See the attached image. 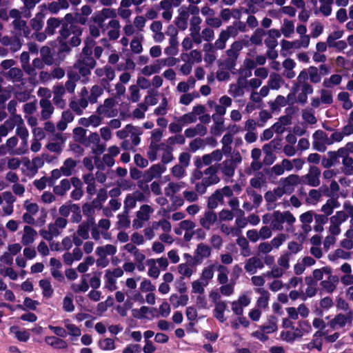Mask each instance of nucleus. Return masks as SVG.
<instances>
[{"label": "nucleus", "instance_id": "1", "mask_svg": "<svg viewBox=\"0 0 353 353\" xmlns=\"http://www.w3.org/2000/svg\"><path fill=\"white\" fill-rule=\"evenodd\" d=\"M263 223L270 224L273 230L289 231L295 222L294 216L288 211H274L272 214H266L263 216Z\"/></svg>", "mask_w": 353, "mask_h": 353}, {"label": "nucleus", "instance_id": "2", "mask_svg": "<svg viewBox=\"0 0 353 353\" xmlns=\"http://www.w3.org/2000/svg\"><path fill=\"white\" fill-rule=\"evenodd\" d=\"M232 98L227 95H223L219 99L216 103L213 100L208 101V105L210 108H214L216 114L212 115L213 120L216 122V129L218 131L223 130V119L222 117L225 114L227 108L232 105Z\"/></svg>", "mask_w": 353, "mask_h": 353}, {"label": "nucleus", "instance_id": "3", "mask_svg": "<svg viewBox=\"0 0 353 353\" xmlns=\"http://www.w3.org/2000/svg\"><path fill=\"white\" fill-rule=\"evenodd\" d=\"M216 172L217 170L214 166H210L205 169L201 181L195 185L196 191L200 194H203L208 187L218 183L219 178Z\"/></svg>", "mask_w": 353, "mask_h": 353}, {"label": "nucleus", "instance_id": "4", "mask_svg": "<svg viewBox=\"0 0 353 353\" xmlns=\"http://www.w3.org/2000/svg\"><path fill=\"white\" fill-rule=\"evenodd\" d=\"M117 105L118 101L115 97H109L97 108V112L99 115L103 117H114L119 113Z\"/></svg>", "mask_w": 353, "mask_h": 353}, {"label": "nucleus", "instance_id": "5", "mask_svg": "<svg viewBox=\"0 0 353 353\" xmlns=\"http://www.w3.org/2000/svg\"><path fill=\"white\" fill-rule=\"evenodd\" d=\"M123 275V270L120 268L108 269L104 274V288L110 292L114 291L117 288V280Z\"/></svg>", "mask_w": 353, "mask_h": 353}, {"label": "nucleus", "instance_id": "6", "mask_svg": "<svg viewBox=\"0 0 353 353\" xmlns=\"http://www.w3.org/2000/svg\"><path fill=\"white\" fill-rule=\"evenodd\" d=\"M315 140L314 144L319 151H324L325 150V145H330L336 141H341L342 139L341 134H332L331 139L325 138L327 134H313Z\"/></svg>", "mask_w": 353, "mask_h": 353}, {"label": "nucleus", "instance_id": "7", "mask_svg": "<svg viewBox=\"0 0 353 353\" xmlns=\"http://www.w3.org/2000/svg\"><path fill=\"white\" fill-rule=\"evenodd\" d=\"M153 212V209L150 205H143L137 212V219L133 221V227L137 229L142 228L143 223L150 219Z\"/></svg>", "mask_w": 353, "mask_h": 353}, {"label": "nucleus", "instance_id": "8", "mask_svg": "<svg viewBox=\"0 0 353 353\" xmlns=\"http://www.w3.org/2000/svg\"><path fill=\"white\" fill-rule=\"evenodd\" d=\"M248 88V80L238 78L236 81L230 85L228 93L234 98L241 97L245 94V90Z\"/></svg>", "mask_w": 353, "mask_h": 353}, {"label": "nucleus", "instance_id": "9", "mask_svg": "<svg viewBox=\"0 0 353 353\" xmlns=\"http://www.w3.org/2000/svg\"><path fill=\"white\" fill-rule=\"evenodd\" d=\"M321 170L315 166L310 168L307 174L302 177V182L312 187H316L320 184Z\"/></svg>", "mask_w": 353, "mask_h": 353}, {"label": "nucleus", "instance_id": "10", "mask_svg": "<svg viewBox=\"0 0 353 353\" xmlns=\"http://www.w3.org/2000/svg\"><path fill=\"white\" fill-rule=\"evenodd\" d=\"M352 321V313L351 312L346 314H339L330 321V326L334 330H337L351 323Z\"/></svg>", "mask_w": 353, "mask_h": 353}, {"label": "nucleus", "instance_id": "11", "mask_svg": "<svg viewBox=\"0 0 353 353\" xmlns=\"http://www.w3.org/2000/svg\"><path fill=\"white\" fill-rule=\"evenodd\" d=\"M94 73L99 78L101 79V82L105 83H108L115 77L114 70L108 65L97 68Z\"/></svg>", "mask_w": 353, "mask_h": 353}, {"label": "nucleus", "instance_id": "12", "mask_svg": "<svg viewBox=\"0 0 353 353\" xmlns=\"http://www.w3.org/2000/svg\"><path fill=\"white\" fill-rule=\"evenodd\" d=\"M23 207L26 210V214H23V221L33 224L35 221V216L39 212L38 205L35 203L26 201L23 204Z\"/></svg>", "mask_w": 353, "mask_h": 353}, {"label": "nucleus", "instance_id": "13", "mask_svg": "<svg viewBox=\"0 0 353 353\" xmlns=\"http://www.w3.org/2000/svg\"><path fill=\"white\" fill-rule=\"evenodd\" d=\"M53 103L57 107L63 109L65 108L66 102L63 99L65 93V88L62 85H55L52 87Z\"/></svg>", "mask_w": 353, "mask_h": 353}, {"label": "nucleus", "instance_id": "14", "mask_svg": "<svg viewBox=\"0 0 353 353\" xmlns=\"http://www.w3.org/2000/svg\"><path fill=\"white\" fill-rule=\"evenodd\" d=\"M120 138L123 139L121 146L127 150H133L140 143L139 134H119Z\"/></svg>", "mask_w": 353, "mask_h": 353}, {"label": "nucleus", "instance_id": "15", "mask_svg": "<svg viewBox=\"0 0 353 353\" xmlns=\"http://www.w3.org/2000/svg\"><path fill=\"white\" fill-rule=\"evenodd\" d=\"M10 17L14 19L12 22L13 33L14 34L15 39L20 41L21 36V13L18 10L12 9L10 11Z\"/></svg>", "mask_w": 353, "mask_h": 353}, {"label": "nucleus", "instance_id": "16", "mask_svg": "<svg viewBox=\"0 0 353 353\" xmlns=\"http://www.w3.org/2000/svg\"><path fill=\"white\" fill-rule=\"evenodd\" d=\"M263 267L264 265L262 260L256 256H253L246 260L244 266L245 271L250 274L256 273L259 269L261 270Z\"/></svg>", "mask_w": 353, "mask_h": 353}, {"label": "nucleus", "instance_id": "17", "mask_svg": "<svg viewBox=\"0 0 353 353\" xmlns=\"http://www.w3.org/2000/svg\"><path fill=\"white\" fill-rule=\"evenodd\" d=\"M217 221L216 213L212 211H207L199 219L200 225L206 230H210Z\"/></svg>", "mask_w": 353, "mask_h": 353}, {"label": "nucleus", "instance_id": "18", "mask_svg": "<svg viewBox=\"0 0 353 353\" xmlns=\"http://www.w3.org/2000/svg\"><path fill=\"white\" fill-rule=\"evenodd\" d=\"M85 144L97 154L103 152L104 149L103 143L100 141L99 134H90Z\"/></svg>", "mask_w": 353, "mask_h": 353}, {"label": "nucleus", "instance_id": "19", "mask_svg": "<svg viewBox=\"0 0 353 353\" xmlns=\"http://www.w3.org/2000/svg\"><path fill=\"white\" fill-rule=\"evenodd\" d=\"M81 33L82 30L79 26L68 23H63L60 30V34L63 39H67L73 34H81Z\"/></svg>", "mask_w": 353, "mask_h": 353}, {"label": "nucleus", "instance_id": "20", "mask_svg": "<svg viewBox=\"0 0 353 353\" xmlns=\"http://www.w3.org/2000/svg\"><path fill=\"white\" fill-rule=\"evenodd\" d=\"M211 254V248L209 245L201 243L198 244L194 251V257L196 261L201 262L204 259L209 257Z\"/></svg>", "mask_w": 353, "mask_h": 353}, {"label": "nucleus", "instance_id": "21", "mask_svg": "<svg viewBox=\"0 0 353 353\" xmlns=\"http://www.w3.org/2000/svg\"><path fill=\"white\" fill-rule=\"evenodd\" d=\"M222 157V152L219 150H214L210 154L203 155L202 157V162L197 163L196 166L197 168H201L203 165H210L212 162L219 161Z\"/></svg>", "mask_w": 353, "mask_h": 353}, {"label": "nucleus", "instance_id": "22", "mask_svg": "<svg viewBox=\"0 0 353 353\" xmlns=\"http://www.w3.org/2000/svg\"><path fill=\"white\" fill-rule=\"evenodd\" d=\"M282 65L284 69L283 75L285 78L291 79L295 77L296 72L294 69L295 68L296 63L293 59L290 58L285 59L282 63Z\"/></svg>", "mask_w": 353, "mask_h": 353}, {"label": "nucleus", "instance_id": "23", "mask_svg": "<svg viewBox=\"0 0 353 353\" xmlns=\"http://www.w3.org/2000/svg\"><path fill=\"white\" fill-rule=\"evenodd\" d=\"M162 65L159 59L154 60L151 64L144 66L141 69V74L150 77L154 74H158L162 70Z\"/></svg>", "mask_w": 353, "mask_h": 353}, {"label": "nucleus", "instance_id": "24", "mask_svg": "<svg viewBox=\"0 0 353 353\" xmlns=\"http://www.w3.org/2000/svg\"><path fill=\"white\" fill-rule=\"evenodd\" d=\"M39 105L41 108V116L43 119H47L51 117L54 112V106L51 101L48 99H41Z\"/></svg>", "mask_w": 353, "mask_h": 353}, {"label": "nucleus", "instance_id": "25", "mask_svg": "<svg viewBox=\"0 0 353 353\" xmlns=\"http://www.w3.org/2000/svg\"><path fill=\"white\" fill-rule=\"evenodd\" d=\"M69 8L68 0H57L48 3L46 9L52 14H57L61 10H66Z\"/></svg>", "mask_w": 353, "mask_h": 353}, {"label": "nucleus", "instance_id": "26", "mask_svg": "<svg viewBox=\"0 0 353 353\" xmlns=\"http://www.w3.org/2000/svg\"><path fill=\"white\" fill-rule=\"evenodd\" d=\"M107 28H110L107 33L110 39L115 40L119 37L121 25L117 19H110Z\"/></svg>", "mask_w": 353, "mask_h": 353}, {"label": "nucleus", "instance_id": "27", "mask_svg": "<svg viewBox=\"0 0 353 353\" xmlns=\"http://www.w3.org/2000/svg\"><path fill=\"white\" fill-rule=\"evenodd\" d=\"M243 49V42L236 41L232 43L230 48L226 51L228 59L234 62L239 57V52Z\"/></svg>", "mask_w": 353, "mask_h": 353}, {"label": "nucleus", "instance_id": "28", "mask_svg": "<svg viewBox=\"0 0 353 353\" xmlns=\"http://www.w3.org/2000/svg\"><path fill=\"white\" fill-rule=\"evenodd\" d=\"M189 19V11L184 8H181L179 10V16L176 20V26L182 30L188 28V21Z\"/></svg>", "mask_w": 353, "mask_h": 353}, {"label": "nucleus", "instance_id": "29", "mask_svg": "<svg viewBox=\"0 0 353 353\" xmlns=\"http://www.w3.org/2000/svg\"><path fill=\"white\" fill-rule=\"evenodd\" d=\"M299 183V177L295 174H291L281 181V188L285 192H291L294 186Z\"/></svg>", "mask_w": 353, "mask_h": 353}, {"label": "nucleus", "instance_id": "30", "mask_svg": "<svg viewBox=\"0 0 353 353\" xmlns=\"http://www.w3.org/2000/svg\"><path fill=\"white\" fill-rule=\"evenodd\" d=\"M303 336L302 331L298 328L294 329L292 327L290 330H285L281 332V337L283 341L287 342H293L298 338H301Z\"/></svg>", "mask_w": 353, "mask_h": 353}, {"label": "nucleus", "instance_id": "31", "mask_svg": "<svg viewBox=\"0 0 353 353\" xmlns=\"http://www.w3.org/2000/svg\"><path fill=\"white\" fill-rule=\"evenodd\" d=\"M166 147L164 144L158 145L152 141L148 152L149 159L152 161H155L161 155V152L165 150Z\"/></svg>", "mask_w": 353, "mask_h": 353}, {"label": "nucleus", "instance_id": "32", "mask_svg": "<svg viewBox=\"0 0 353 353\" xmlns=\"http://www.w3.org/2000/svg\"><path fill=\"white\" fill-rule=\"evenodd\" d=\"M291 123V117L285 115L281 117L272 127L274 132H283L287 130L286 126Z\"/></svg>", "mask_w": 353, "mask_h": 353}, {"label": "nucleus", "instance_id": "33", "mask_svg": "<svg viewBox=\"0 0 353 353\" xmlns=\"http://www.w3.org/2000/svg\"><path fill=\"white\" fill-rule=\"evenodd\" d=\"M296 31L300 35V38L296 40L301 43L303 48H307L310 45V38L309 35L306 34V26L300 24L296 27Z\"/></svg>", "mask_w": 353, "mask_h": 353}, {"label": "nucleus", "instance_id": "34", "mask_svg": "<svg viewBox=\"0 0 353 353\" xmlns=\"http://www.w3.org/2000/svg\"><path fill=\"white\" fill-rule=\"evenodd\" d=\"M189 297L187 294L178 295L177 294H172L170 296V301L174 308H177L179 306H185L188 304Z\"/></svg>", "mask_w": 353, "mask_h": 353}, {"label": "nucleus", "instance_id": "35", "mask_svg": "<svg viewBox=\"0 0 353 353\" xmlns=\"http://www.w3.org/2000/svg\"><path fill=\"white\" fill-rule=\"evenodd\" d=\"M185 183L180 182H170L167 187L164 189V193L167 196H172L173 194L180 192L182 188H185Z\"/></svg>", "mask_w": 353, "mask_h": 353}, {"label": "nucleus", "instance_id": "36", "mask_svg": "<svg viewBox=\"0 0 353 353\" xmlns=\"http://www.w3.org/2000/svg\"><path fill=\"white\" fill-rule=\"evenodd\" d=\"M285 190L278 187L273 191H269L265 194V199L269 203H273L285 194Z\"/></svg>", "mask_w": 353, "mask_h": 353}, {"label": "nucleus", "instance_id": "37", "mask_svg": "<svg viewBox=\"0 0 353 353\" xmlns=\"http://www.w3.org/2000/svg\"><path fill=\"white\" fill-rule=\"evenodd\" d=\"M256 292L259 293L261 295L256 301L257 307L261 309L267 307L270 299V293L263 288H259Z\"/></svg>", "mask_w": 353, "mask_h": 353}, {"label": "nucleus", "instance_id": "38", "mask_svg": "<svg viewBox=\"0 0 353 353\" xmlns=\"http://www.w3.org/2000/svg\"><path fill=\"white\" fill-rule=\"evenodd\" d=\"M88 105V101L82 98L78 101H72L70 103V108L78 114H81L83 110Z\"/></svg>", "mask_w": 353, "mask_h": 353}, {"label": "nucleus", "instance_id": "39", "mask_svg": "<svg viewBox=\"0 0 353 353\" xmlns=\"http://www.w3.org/2000/svg\"><path fill=\"white\" fill-rule=\"evenodd\" d=\"M337 281V278L333 276L331 272L327 279L321 282V286L326 292H332L336 288Z\"/></svg>", "mask_w": 353, "mask_h": 353}, {"label": "nucleus", "instance_id": "40", "mask_svg": "<svg viewBox=\"0 0 353 353\" xmlns=\"http://www.w3.org/2000/svg\"><path fill=\"white\" fill-rule=\"evenodd\" d=\"M67 223L68 221L65 217H58L56 219L54 224L49 225L50 230L52 234L59 235L61 232L59 229L65 228Z\"/></svg>", "mask_w": 353, "mask_h": 353}, {"label": "nucleus", "instance_id": "41", "mask_svg": "<svg viewBox=\"0 0 353 353\" xmlns=\"http://www.w3.org/2000/svg\"><path fill=\"white\" fill-rule=\"evenodd\" d=\"M284 83L281 76L277 73H272L270 75V78L268 81V85L270 89L279 90L281 85Z\"/></svg>", "mask_w": 353, "mask_h": 353}, {"label": "nucleus", "instance_id": "42", "mask_svg": "<svg viewBox=\"0 0 353 353\" xmlns=\"http://www.w3.org/2000/svg\"><path fill=\"white\" fill-rule=\"evenodd\" d=\"M340 207V203L336 199H330L327 202L321 207V212H323L326 216L332 214L335 208Z\"/></svg>", "mask_w": 353, "mask_h": 353}, {"label": "nucleus", "instance_id": "43", "mask_svg": "<svg viewBox=\"0 0 353 353\" xmlns=\"http://www.w3.org/2000/svg\"><path fill=\"white\" fill-rule=\"evenodd\" d=\"M45 341L48 345L57 349H65L68 346L67 343L64 340L56 336H46Z\"/></svg>", "mask_w": 353, "mask_h": 353}, {"label": "nucleus", "instance_id": "44", "mask_svg": "<svg viewBox=\"0 0 353 353\" xmlns=\"http://www.w3.org/2000/svg\"><path fill=\"white\" fill-rule=\"evenodd\" d=\"M281 32L285 37L290 38L294 32V25L293 21L285 19L281 27Z\"/></svg>", "mask_w": 353, "mask_h": 353}, {"label": "nucleus", "instance_id": "45", "mask_svg": "<svg viewBox=\"0 0 353 353\" xmlns=\"http://www.w3.org/2000/svg\"><path fill=\"white\" fill-rule=\"evenodd\" d=\"M347 218L348 215L345 211H337L335 214L330 218V223L341 226L342 223L347 221Z\"/></svg>", "mask_w": 353, "mask_h": 353}, {"label": "nucleus", "instance_id": "46", "mask_svg": "<svg viewBox=\"0 0 353 353\" xmlns=\"http://www.w3.org/2000/svg\"><path fill=\"white\" fill-rule=\"evenodd\" d=\"M63 324H64L65 329H67V330H68L67 334H68L69 335H70L72 336H74V337H79L81 336V329L78 326H77L75 324L72 323L70 321V320L65 319L63 321Z\"/></svg>", "mask_w": 353, "mask_h": 353}, {"label": "nucleus", "instance_id": "47", "mask_svg": "<svg viewBox=\"0 0 353 353\" xmlns=\"http://www.w3.org/2000/svg\"><path fill=\"white\" fill-rule=\"evenodd\" d=\"M95 252L97 256H104L106 257L108 255H114L117 252V248L113 245L108 244L104 246L97 247Z\"/></svg>", "mask_w": 353, "mask_h": 353}, {"label": "nucleus", "instance_id": "48", "mask_svg": "<svg viewBox=\"0 0 353 353\" xmlns=\"http://www.w3.org/2000/svg\"><path fill=\"white\" fill-rule=\"evenodd\" d=\"M79 123L84 127L95 128L101 123V119L99 116L92 115L89 118H81Z\"/></svg>", "mask_w": 353, "mask_h": 353}, {"label": "nucleus", "instance_id": "49", "mask_svg": "<svg viewBox=\"0 0 353 353\" xmlns=\"http://www.w3.org/2000/svg\"><path fill=\"white\" fill-rule=\"evenodd\" d=\"M342 81V77L340 74H332L329 78H325L323 82V86L326 88H332L339 85Z\"/></svg>", "mask_w": 353, "mask_h": 353}, {"label": "nucleus", "instance_id": "50", "mask_svg": "<svg viewBox=\"0 0 353 353\" xmlns=\"http://www.w3.org/2000/svg\"><path fill=\"white\" fill-rule=\"evenodd\" d=\"M334 0H319V11L325 17H328L332 12V3Z\"/></svg>", "mask_w": 353, "mask_h": 353}, {"label": "nucleus", "instance_id": "51", "mask_svg": "<svg viewBox=\"0 0 353 353\" xmlns=\"http://www.w3.org/2000/svg\"><path fill=\"white\" fill-rule=\"evenodd\" d=\"M288 104L285 97L278 95L274 101L270 103V108L272 112L279 111L280 109Z\"/></svg>", "mask_w": 353, "mask_h": 353}, {"label": "nucleus", "instance_id": "52", "mask_svg": "<svg viewBox=\"0 0 353 353\" xmlns=\"http://www.w3.org/2000/svg\"><path fill=\"white\" fill-rule=\"evenodd\" d=\"M103 94V88L100 85H93L90 90V94L88 99L90 103H95L97 102L99 97Z\"/></svg>", "mask_w": 353, "mask_h": 353}, {"label": "nucleus", "instance_id": "53", "mask_svg": "<svg viewBox=\"0 0 353 353\" xmlns=\"http://www.w3.org/2000/svg\"><path fill=\"white\" fill-rule=\"evenodd\" d=\"M214 268L215 265H210L203 270L200 279L204 282V285H208L209 281L213 278Z\"/></svg>", "mask_w": 353, "mask_h": 353}, {"label": "nucleus", "instance_id": "54", "mask_svg": "<svg viewBox=\"0 0 353 353\" xmlns=\"http://www.w3.org/2000/svg\"><path fill=\"white\" fill-rule=\"evenodd\" d=\"M147 264L149 266L148 274L149 276L157 279L160 274V270L156 264L155 259H151L147 261Z\"/></svg>", "mask_w": 353, "mask_h": 353}, {"label": "nucleus", "instance_id": "55", "mask_svg": "<svg viewBox=\"0 0 353 353\" xmlns=\"http://www.w3.org/2000/svg\"><path fill=\"white\" fill-rule=\"evenodd\" d=\"M266 34L264 30L261 28L256 29L250 37V42L254 45H261L262 43L263 39Z\"/></svg>", "mask_w": 353, "mask_h": 353}, {"label": "nucleus", "instance_id": "56", "mask_svg": "<svg viewBox=\"0 0 353 353\" xmlns=\"http://www.w3.org/2000/svg\"><path fill=\"white\" fill-rule=\"evenodd\" d=\"M351 256L350 252H347L342 249H336L333 253L328 255V258L330 261H334L338 259H349Z\"/></svg>", "mask_w": 353, "mask_h": 353}, {"label": "nucleus", "instance_id": "57", "mask_svg": "<svg viewBox=\"0 0 353 353\" xmlns=\"http://www.w3.org/2000/svg\"><path fill=\"white\" fill-rule=\"evenodd\" d=\"M61 21L57 18H50L47 21V26L46 28V32L48 34L52 35L55 32V30L60 26Z\"/></svg>", "mask_w": 353, "mask_h": 353}, {"label": "nucleus", "instance_id": "58", "mask_svg": "<svg viewBox=\"0 0 353 353\" xmlns=\"http://www.w3.org/2000/svg\"><path fill=\"white\" fill-rule=\"evenodd\" d=\"M143 39V35L140 34L136 35L132 40L130 43V48L133 52L138 54L142 51L143 48L141 45V41Z\"/></svg>", "mask_w": 353, "mask_h": 353}, {"label": "nucleus", "instance_id": "59", "mask_svg": "<svg viewBox=\"0 0 353 353\" xmlns=\"http://www.w3.org/2000/svg\"><path fill=\"white\" fill-rule=\"evenodd\" d=\"M204 48L207 51L205 54L204 61L208 63H212L216 59L215 49L210 43L205 45Z\"/></svg>", "mask_w": 353, "mask_h": 353}, {"label": "nucleus", "instance_id": "60", "mask_svg": "<svg viewBox=\"0 0 353 353\" xmlns=\"http://www.w3.org/2000/svg\"><path fill=\"white\" fill-rule=\"evenodd\" d=\"M199 94L196 92H188L183 94L179 100V103L181 105H188L196 98H198Z\"/></svg>", "mask_w": 353, "mask_h": 353}, {"label": "nucleus", "instance_id": "61", "mask_svg": "<svg viewBox=\"0 0 353 353\" xmlns=\"http://www.w3.org/2000/svg\"><path fill=\"white\" fill-rule=\"evenodd\" d=\"M76 166V162L72 159H66L63 165L61 166V169L62 171V174L65 176H70L72 173V170Z\"/></svg>", "mask_w": 353, "mask_h": 353}, {"label": "nucleus", "instance_id": "62", "mask_svg": "<svg viewBox=\"0 0 353 353\" xmlns=\"http://www.w3.org/2000/svg\"><path fill=\"white\" fill-rule=\"evenodd\" d=\"M308 77L310 82L318 83L321 81V74L319 69L315 66H310L307 68Z\"/></svg>", "mask_w": 353, "mask_h": 353}, {"label": "nucleus", "instance_id": "63", "mask_svg": "<svg viewBox=\"0 0 353 353\" xmlns=\"http://www.w3.org/2000/svg\"><path fill=\"white\" fill-rule=\"evenodd\" d=\"M36 236L37 232L32 228L29 226L23 228V244L32 243Z\"/></svg>", "mask_w": 353, "mask_h": 353}, {"label": "nucleus", "instance_id": "64", "mask_svg": "<svg viewBox=\"0 0 353 353\" xmlns=\"http://www.w3.org/2000/svg\"><path fill=\"white\" fill-rule=\"evenodd\" d=\"M343 172L347 175L353 174V159L345 157L343 159Z\"/></svg>", "mask_w": 353, "mask_h": 353}]
</instances>
